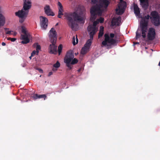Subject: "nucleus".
<instances>
[{
	"label": "nucleus",
	"mask_w": 160,
	"mask_h": 160,
	"mask_svg": "<svg viewBox=\"0 0 160 160\" xmlns=\"http://www.w3.org/2000/svg\"><path fill=\"white\" fill-rule=\"evenodd\" d=\"M64 16L68 21V26L73 30L76 31L78 28L77 21L81 22L83 20V18L75 12L66 13Z\"/></svg>",
	"instance_id": "obj_1"
},
{
	"label": "nucleus",
	"mask_w": 160,
	"mask_h": 160,
	"mask_svg": "<svg viewBox=\"0 0 160 160\" xmlns=\"http://www.w3.org/2000/svg\"><path fill=\"white\" fill-rule=\"evenodd\" d=\"M57 32L53 28H52L49 31V37L51 42L52 43L49 46L50 53L56 54L57 53V47L55 45L57 37Z\"/></svg>",
	"instance_id": "obj_2"
},
{
	"label": "nucleus",
	"mask_w": 160,
	"mask_h": 160,
	"mask_svg": "<svg viewBox=\"0 0 160 160\" xmlns=\"http://www.w3.org/2000/svg\"><path fill=\"white\" fill-rule=\"evenodd\" d=\"M23 6L22 9L15 13V15L20 18H25L27 16L29 10L32 6L31 0H23Z\"/></svg>",
	"instance_id": "obj_3"
},
{
	"label": "nucleus",
	"mask_w": 160,
	"mask_h": 160,
	"mask_svg": "<svg viewBox=\"0 0 160 160\" xmlns=\"http://www.w3.org/2000/svg\"><path fill=\"white\" fill-rule=\"evenodd\" d=\"M115 35L113 33H105L104 35V39L102 44L104 46H108L109 45H113L117 43V40L113 39Z\"/></svg>",
	"instance_id": "obj_4"
},
{
	"label": "nucleus",
	"mask_w": 160,
	"mask_h": 160,
	"mask_svg": "<svg viewBox=\"0 0 160 160\" xmlns=\"http://www.w3.org/2000/svg\"><path fill=\"white\" fill-rule=\"evenodd\" d=\"M90 12L91 15L90 19L91 21L93 22L96 19L97 15L99 16L102 15V10L99 6L96 5L91 8Z\"/></svg>",
	"instance_id": "obj_5"
},
{
	"label": "nucleus",
	"mask_w": 160,
	"mask_h": 160,
	"mask_svg": "<svg viewBox=\"0 0 160 160\" xmlns=\"http://www.w3.org/2000/svg\"><path fill=\"white\" fill-rule=\"evenodd\" d=\"M150 16L148 14L142 18V20L141 21L140 27L141 28L142 36L143 38L146 37V32L147 30L148 20Z\"/></svg>",
	"instance_id": "obj_6"
},
{
	"label": "nucleus",
	"mask_w": 160,
	"mask_h": 160,
	"mask_svg": "<svg viewBox=\"0 0 160 160\" xmlns=\"http://www.w3.org/2000/svg\"><path fill=\"white\" fill-rule=\"evenodd\" d=\"M74 55L72 51H69L67 52L64 59V62L66 64V66L68 68V70H71L73 66L70 64V62L74 58Z\"/></svg>",
	"instance_id": "obj_7"
},
{
	"label": "nucleus",
	"mask_w": 160,
	"mask_h": 160,
	"mask_svg": "<svg viewBox=\"0 0 160 160\" xmlns=\"http://www.w3.org/2000/svg\"><path fill=\"white\" fill-rule=\"evenodd\" d=\"M98 23L99 22L97 20L96 21L93 22V25H90L88 27L87 29L89 32L90 38L93 39L94 35L98 31V28L96 26Z\"/></svg>",
	"instance_id": "obj_8"
},
{
	"label": "nucleus",
	"mask_w": 160,
	"mask_h": 160,
	"mask_svg": "<svg viewBox=\"0 0 160 160\" xmlns=\"http://www.w3.org/2000/svg\"><path fill=\"white\" fill-rule=\"evenodd\" d=\"M93 39L90 38L87 41L84 46L81 49V53L82 54H85L88 51Z\"/></svg>",
	"instance_id": "obj_9"
},
{
	"label": "nucleus",
	"mask_w": 160,
	"mask_h": 160,
	"mask_svg": "<svg viewBox=\"0 0 160 160\" xmlns=\"http://www.w3.org/2000/svg\"><path fill=\"white\" fill-rule=\"evenodd\" d=\"M40 19L41 28L43 29H46L48 25V19L44 17L40 16Z\"/></svg>",
	"instance_id": "obj_10"
},
{
	"label": "nucleus",
	"mask_w": 160,
	"mask_h": 160,
	"mask_svg": "<svg viewBox=\"0 0 160 160\" xmlns=\"http://www.w3.org/2000/svg\"><path fill=\"white\" fill-rule=\"evenodd\" d=\"M155 36L156 32L155 29L152 28H150L147 35L148 40L150 41L154 40L155 38Z\"/></svg>",
	"instance_id": "obj_11"
},
{
	"label": "nucleus",
	"mask_w": 160,
	"mask_h": 160,
	"mask_svg": "<svg viewBox=\"0 0 160 160\" xmlns=\"http://www.w3.org/2000/svg\"><path fill=\"white\" fill-rule=\"evenodd\" d=\"M31 37L30 34H21V38L22 41L21 42V43L23 44H27L28 43L30 42L29 38Z\"/></svg>",
	"instance_id": "obj_12"
},
{
	"label": "nucleus",
	"mask_w": 160,
	"mask_h": 160,
	"mask_svg": "<svg viewBox=\"0 0 160 160\" xmlns=\"http://www.w3.org/2000/svg\"><path fill=\"white\" fill-rule=\"evenodd\" d=\"M58 17L59 18H61V15H63V12H64V10L63 9V6L61 3L58 2Z\"/></svg>",
	"instance_id": "obj_13"
},
{
	"label": "nucleus",
	"mask_w": 160,
	"mask_h": 160,
	"mask_svg": "<svg viewBox=\"0 0 160 160\" xmlns=\"http://www.w3.org/2000/svg\"><path fill=\"white\" fill-rule=\"evenodd\" d=\"M45 12L48 16H54V14L52 11L49 5H46L44 8Z\"/></svg>",
	"instance_id": "obj_14"
},
{
	"label": "nucleus",
	"mask_w": 160,
	"mask_h": 160,
	"mask_svg": "<svg viewBox=\"0 0 160 160\" xmlns=\"http://www.w3.org/2000/svg\"><path fill=\"white\" fill-rule=\"evenodd\" d=\"M99 4L97 5L100 6V8L102 7L107 8L110 3L108 0H99Z\"/></svg>",
	"instance_id": "obj_15"
},
{
	"label": "nucleus",
	"mask_w": 160,
	"mask_h": 160,
	"mask_svg": "<svg viewBox=\"0 0 160 160\" xmlns=\"http://www.w3.org/2000/svg\"><path fill=\"white\" fill-rule=\"evenodd\" d=\"M121 18L120 16L115 18H113L112 21V26L118 25L119 22L121 21Z\"/></svg>",
	"instance_id": "obj_16"
},
{
	"label": "nucleus",
	"mask_w": 160,
	"mask_h": 160,
	"mask_svg": "<svg viewBox=\"0 0 160 160\" xmlns=\"http://www.w3.org/2000/svg\"><path fill=\"white\" fill-rule=\"evenodd\" d=\"M5 22V17L2 14L0 13V28L4 25Z\"/></svg>",
	"instance_id": "obj_17"
},
{
	"label": "nucleus",
	"mask_w": 160,
	"mask_h": 160,
	"mask_svg": "<svg viewBox=\"0 0 160 160\" xmlns=\"http://www.w3.org/2000/svg\"><path fill=\"white\" fill-rule=\"evenodd\" d=\"M126 7L125 5H124L123 6V8L121 9L120 7L119 6V9H116V12L118 15H122L124 12L125 8Z\"/></svg>",
	"instance_id": "obj_18"
},
{
	"label": "nucleus",
	"mask_w": 160,
	"mask_h": 160,
	"mask_svg": "<svg viewBox=\"0 0 160 160\" xmlns=\"http://www.w3.org/2000/svg\"><path fill=\"white\" fill-rule=\"evenodd\" d=\"M32 97L35 99L38 98H43L45 100L47 98V96L45 94L39 95L36 94H34L32 96Z\"/></svg>",
	"instance_id": "obj_19"
},
{
	"label": "nucleus",
	"mask_w": 160,
	"mask_h": 160,
	"mask_svg": "<svg viewBox=\"0 0 160 160\" xmlns=\"http://www.w3.org/2000/svg\"><path fill=\"white\" fill-rule=\"evenodd\" d=\"M134 10L135 14L137 16H138L140 14V11L139 8L136 4L134 5Z\"/></svg>",
	"instance_id": "obj_20"
},
{
	"label": "nucleus",
	"mask_w": 160,
	"mask_h": 160,
	"mask_svg": "<svg viewBox=\"0 0 160 160\" xmlns=\"http://www.w3.org/2000/svg\"><path fill=\"white\" fill-rule=\"evenodd\" d=\"M139 1L143 8H147L148 6V0H139Z\"/></svg>",
	"instance_id": "obj_21"
},
{
	"label": "nucleus",
	"mask_w": 160,
	"mask_h": 160,
	"mask_svg": "<svg viewBox=\"0 0 160 160\" xmlns=\"http://www.w3.org/2000/svg\"><path fill=\"white\" fill-rule=\"evenodd\" d=\"M104 27L103 26H101L99 32L98 34V37L99 38L102 37L103 34Z\"/></svg>",
	"instance_id": "obj_22"
},
{
	"label": "nucleus",
	"mask_w": 160,
	"mask_h": 160,
	"mask_svg": "<svg viewBox=\"0 0 160 160\" xmlns=\"http://www.w3.org/2000/svg\"><path fill=\"white\" fill-rule=\"evenodd\" d=\"M153 22L155 26H158L160 24L159 19V17L153 19Z\"/></svg>",
	"instance_id": "obj_23"
},
{
	"label": "nucleus",
	"mask_w": 160,
	"mask_h": 160,
	"mask_svg": "<svg viewBox=\"0 0 160 160\" xmlns=\"http://www.w3.org/2000/svg\"><path fill=\"white\" fill-rule=\"evenodd\" d=\"M151 16L153 19L159 17L157 12L155 11H152L151 14Z\"/></svg>",
	"instance_id": "obj_24"
},
{
	"label": "nucleus",
	"mask_w": 160,
	"mask_h": 160,
	"mask_svg": "<svg viewBox=\"0 0 160 160\" xmlns=\"http://www.w3.org/2000/svg\"><path fill=\"white\" fill-rule=\"evenodd\" d=\"M78 62V60L76 58H74L70 62V64L72 66V65L77 63Z\"/></svg>",
	"instance_id": "obj_25"
},
{
	"label": "nucleus",
	"mask_w": 160,
	"mask_h": 160,
	"mask_svg": "<svg viewBox=\"0 0 160 160\" xmlns=\"http://www.w3.org/2000/svg\"><path fill=\"white\" fill-rule=\"evenodd\" d=\"M22 33H23V35L29 34L28 32H27V31L26 30V29L23 26L22 27Z\"/></svg>",
	"instance_id": "obj_26"
},
{
	"label": "nucleus",
	"mask_w": 160,
	"mask_h": 160,
	"mask_svg": "<svg viewBox=\"0 0 160 160\" xmlns=\"http://www.w3.org/2000/svg\"><path fill=\"white\" fill-rule=\"evenodd\" d=\"M62 44H60L58 47V51L59 55H60L62 52Z\"/></svg>",
	"instance_id": "obj_27"
},
{
	"label": "nucleus",
	"mask_w": 160,
	"mask_h": 160,
	"mask_svg": "<svg viewBox=\"0 0 160 160\" xmlns=\"http://www.w3.org/2000/svg\"><path fill=\"white\" fill-rule=\"evenodd\" d=\"M141 36V32L140 31L139 32L138 31V30L136 32V39L137 40L138 39V38H140Z\"/></svg>",
	"instance_id": "obj_28"
},
{
	"label": "nucleus",
	"mask_w": 160,
	"mask_h": 160,
	"mask_svg": "<svg viewBox=\"0 0 160 160\" xmlns=\"http://www.w3.org/2000/svg\"><path fill=\"white\" fill-rule=\"evenodd\" d=\"M60 64L58 61H57L56 63L53 65V67L56 68H58L60 67Z\"/></svg>",
	"instance_id": "obj_29"
},
{
	"label": "nucleus",
	"mask_w": 160,
	"mask_h": 160,
	"mask_svg": "<svg viewBox=\"0 0 160 160\" xmlns=\"http://www.w3.org/2000/svg\"><path fill=\"white\" fill-rule=\"evenodd\" d=\"M36 45V50H37V53H38L39 52V50L41 49V46L40 45L38 44V43H37L36 44H34L33 45L35 46V45Z\"/></svg>",
	"instance_id": "obj_30"
},
{
	"label": "nucleus",
	"mask_w": 160,
	"mask_h": 160,
	"mask_svg": "<svg viewBox=\"0 0 160 160\" xmlns=\"http://www.w3.org/2000/svg\"><path fill=\"white\" fill-rule=\"evenodd\" d=\"M76 42H75V37L74 36L72 38V43L73 45H75L76 44H77L78 42V39L77 38V36L76 37Z\"/></svg>",
	"instance_id": "obj_31"
},
{
	"label": "nucleus",
	"mask_w": 160,
	"mask_h": 160,
	"mask_svg": "<svg viewBox=\"0 0 160 160\" xmlns=\"http://www.w3.org/2000/svg\"><path fill=\"white\" fill-rule=\"evenodd\" d=\"M97 20H98L99 23L100 22V23H103L104 19L102 17H100L99 19H98Z\"/></svg>",
	"instance_id": "obj_32"
},
{
	"label": "nucleus",
	"mask_w": 160,
	"mask_h": 160,
	"mask_svg": "<svg viewBox=\"0 0 160 160\" xmlns=\"http://www.w3.org/2000/svg\"><path fill=\"white\" fill-rule=\"evenodd\" d=\"M8 39L11 40L12 42H14L16 40V39L14 38H8Z\"/></svg>",
	"instance_id": "obj_33"
},
{
	"label": "nucleus",
	"mask_w": 160,
	"mask_h": 160,
	"mask_svg": "<svg viewBox=\"0 0 160 160\" xmlns=\"http://www.w3.org/2000/svg\"><path fill=\"white\" fill-rule=\"evenodd\" d=\"M13 32V31H8L6 33L7 34H11V32Z\"/></svg>",
	"instance_id": "obj_34"
},
{
	"label": "nucleus",
	"mask_w": 160,
	"mask_h": 160,
	"mask_svg": "<svg viewBox=\"0 0 160 160\" xmlns=\"http://www.w3.org/2000/svg\"><path fill=\"white\" fill-rule=\"evenodd\" d=\"M36 52L37 51H36L35 50L33 51L31 53L32 56H34V55L36 54Z\"/></svg>",
	"instance_id": "obj_35"
},
{
	"label": "nucleus",
	"mask_w": 160,
	"mask_h": 160,
	"mask_svg": "<svg viewBox=\"0 0 160 160\" xmlns=\"http://www.w3.org/2000/svg\"><path fill=\"white\" fill-rule=\"evenodd\" d=\"M91 2L93 4L96 3L97 2V0H92L91 1Z\"/></svg>",
	"instance_id": "obj_36"
},
{
	"label": "nucleus",
	"mask_w": 160,
	"mask_h": 160,
	"mask_svg": "<svg viewBox=\"0 0 160 160\" xmlns=\"http://www.w3.org/2000/svg\"><path fill=\"white\" fill-rule=\"evenodd\" d=\"M21 18V19L20 20V22H21V23H22V22L26 18Z\"/></svg>",
	"instance_id": "obj_37"
},
{
	"label": "nucleus",
	"mask_w": 160,
	"mask_h": 160,
	"mask_svg": "<svg viewBox=\"0 0 160 160\" xmlns=\"http://www.w3.org/2000/svg\"><path fill=\"white\" fill-rule=\"evenodd\" d=\"M37 69L38 70L40 73H42L43 72L42 70V69H41L40 68H38Z\"/></svg>",
	"instance_id": "obj_38"
},
{
	"label": "nucleus",
	"mask_w": 160,
	"mask_h": 160,
	"mask_svg": "<svg viewBox=\"0 0 160 160\" xmlns=\"http://www.w3.org/2000/svg\"><path fill=\"white\" fill-rule=\"evenodd\" d=\"M26 63H23L22 64V67H24L26 66Z\"/></svg>",
	"instance_id": "obj_39"
},
{
	"label": "nucleus",
	"mask_w": 160,
	"mask_h": 160,
	"mask_svg": "<svg viewBox=\"0 0 160 160\" xmlns=\"http://www.w3.org/2000/svg\"><path fill=\"white\" fill-rule=\"evenodd\" d=\"M52 72H50L48 73V76H50L51 75H52Z\"/></svg>",
	"instance_id": "obj_40"
},
{
	"label": "nucleus",
	"mask_w": 160,
	"mask_h": 160,
	"mask_svg": "<svg viewBox=\"0 0 160 160\" xmlns=\"http://www.w3.org/2000/svg\"><path fill=\"white\" fill-rule=\"evenodd\" d=\"M2 46H4L6 45V43L4 42H2Z\"/></svg>",
	"instance_id": "obj_41"
},
{
	"label": "nucleus",
	"mask_w": 160,
	"mask_h": 160,
	"mask_svg": "<svg viewBox=\"0 0 160 160\" xmlns=\"http://www.w3.org/2000/svg\"><path fill=\"white\" fill-rule=\"evenodd\" d=\"M134 44H139V43L138 42H134Z\"/></svg>",
	"instance_id": "obj_42"
},
{
	"label": "nucleus",
	"mask_w": 160,
	"mask_h": 160,
	"mask_svg": "<svg viewBox=\"0 0 160 160\" xmlns=\"http://www.w3.org/2000/svg\"><path fill=\"white\" fill-rule=\"evenodd\" d=\"M52 70L53 71H56L57 69H55L54 68H53L52 69Z\"/></svg>",
	"instance_id": "obj_43"
},
{
	"label": "nucleus",
	"mask_w": 160,
	"mask_h": 160,
	"mask_svg": "<svg viewBox=\"0 0 160 160\" xmlns=\"http://www.w3.org/2000/svg\"><path fill=\"white\" fill-rule=\"evenodd\" d=\"M17 34V32H14V34H13V35H14V36H15V35H16Z\"/></svg>",
	"instance_id": "obj_44"
},
{
	"label": "nucleus",
	"mask_w": 160,
	"mask_h": 160,
	"mask_svg": "<svg viewBox=\"0 0 160 160\" xmlns=\"http://www.w3.org/2000/svg\"><path fill=\"white\" fill-rule=\"evenodd\" d=\"M81 68H80L78 70V72H80L81 71Z\"/></svg>",
	"instance_id": "obj_45"
},
{
	"label": "nucleus",
	"mask_w": 160,
	"mask_h": 160,
	"mask_svg": "<svg viewBox=\"0 0 160 160\" xmlns=\"http://www.w3.org/2000/svg\"><path fill=\"white\" fill-rule=\"evenodd\" d=\"M4 29L5 30H8V29H9L8 28H4Z\"/></svg>",
	"instance_id": "obj_46"
},
{
	"label": "nucleus",
	"mask_w": 160,
	"mask_h": 160,
	"mask_svg": "<svg viewBox=\"0 0 160 160\" xmlns=\"http://www.w3.org/2000/svg\"><path fill=\"white\" fill-rule=\"evenodd\" d=\"M32 56H32V55H31V56H30V57H29V58H30V59H31V58H32Z\"/></svg>",
	"instance_id": "obj_47"
},
{
	"label": "nucleus",
	"mask_w": 160,
	"mask_h": 160,
	"mask_svg": "<svg viewBox=\"0 0 160 160\" xmlns=\"http://www.w3.org/2000/svg\"><path fill=\"white\" fill-rule=\"evenodd\" d=\"M158 65L159 66H160V61H159V63H158Z\"/></svg>",
	"instance_id": "obj_48"
},
{
	"label": "nucleus",
	"mask_w": 160,
	"mask_h": 160,
	"mask_svg": "<svg viewBox=\"0 0 160 160\" xmlns=\"http://www.w3.org/2000/svg\"><path fill=\"white\" fill-rule=\"evenodd\" d=\"M58 23H57L56 24V26H57V25H58Z\"/></svg>",
	"instance_id": "obj_49"
},
{
	"label": "nucleus",
	"mask_w": 160,
	"mask_h": 160,
	"mask_svg": "<svg viewBox=\"0 0 160 160\" xmlns=\"http://www.w3.org/2000/svg\"><path fill=\"white\" fill-rule=\"evenodd\" d=\"M121 2L122 1V0H119Z\"/></svg>",
	"instance_id": "obj_50"
},
{
	"label": "nucleus",
	"mask_w": 160,
	"mask_h": 160,
	"mask_svg": "<svg viewBox=\"0 0 160 160\" xmlns=\"http://www.w3.org/2000/svg\"><path fill=\"white\" fill-rule=\"evenodd\" d=\"M75 54L76 55H77V54L76 53H75Z\"/></svg>",
	"instance_id": "obj_51"
}]
</instances>
